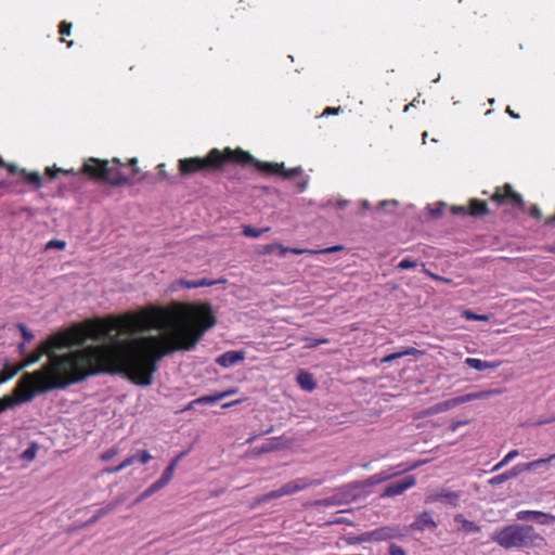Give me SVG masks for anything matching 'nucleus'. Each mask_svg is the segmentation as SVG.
<instances>
[{"mask_svg":"<svg viewBox=\"0 0 555 555\" xmlns=\"http://www.w3.org/2000/svg\"><path fill=\"white\" fill-rule=\"evenodd\" d=\"M146 328L141 317L114 319L100 324L93 334L95 340L103 338L106 343L65 354L49 353L48 363L40 370L21 377L14 397L0 398V413L101 372L124 374L135 385L150 386L157 363L166 354L193 350L202 339V313L197 325L179 327L165 337L143 336Z\"/></svg>","mask_w":555,"mask_h":555,"instance_id":"f257e3e1","label":"nucleus"},{"mask_svg":"<svg viewBox=\"0 0 555 555\" xmlns=\"http://www.w3.org/2000/svg\"><path fill=\"white\" fill-rule=\"evenodd\" d=\"M225 162H237L243 164H253L258 170L267 173H279L285 179L299 176L302 172L300 166L286 170L284 164L266 163L256 159L250 154L238 151L233 153L230 149L224 154L217 149L209 152L206 158L193 157L179 160V170L181 175H191L210 167H221Z\"/></svg>","mask_w":555,"mask_h":555,"instance_id":"f03ea898","label":"nucleus"},{"mask_svg":"<svg viewBox=\"0 0 555 555\" xmlns=\"http://www.w3.org/2000/svg\"><path fill=\"white\" fill-rule=\"evenodd\" d=\"M491 540L505 550L543 546L546 540L533 526L512 524L494 531Z\"/></svg>","mask_w":555,"mask_h":555,"instance_id":"7ed1b4c3","label":"nucleus"},{"mask_svg":"<svg viewBox=\"0 0 555 555\" xmlns=\"http://www.w3.org/2000/svg\"><path fill=\"white\" fill-rule=\"evenodd\" d=\"M82 170L90 177L102 179L113 185L126 184L129 181L119 168L111 167L108 162L92 158L83 164Z\"/></svg>","mask_w":555,"mask_h":555,"instance_id":"20e7f679","label":"nucleus"},{"mask_svg":"<svg viewBox=\"0 0 555 555\" xmlns=\"http://www.w3.org/2000/svg\"><path fill=\"white\" fill-rule=\"evenodd\" d=\"M485 392H472L460 397H454L441 402H438L434 404L433 406L428 408L427 414L434 415L447 412L449 410H452L456 408L460 404L467 403L474 400L482 399L485 398Z\"/></svg>","mask_w":555,"mask_h":555,"instance_id":"39448f33","label":"nucleus"},{"mask_svg":"<svg viewBox=\"0 0 555 555\" xmlns=\"http://www.w3.org/2000/svg\"><path fill=\"white\" fill-rule=\"evenodd\" d=\"M462 493L460 491H452L447 488H440L429 492L425 498L426 504L442 503L444 505L457 506Z\"/></svg>","mask_w":555,"mask_h":555,"instance_id":"423d86ee","label":"nucleus"},{"mask_svg":"<svg viewBox=\"0 0 555 555\" xmlns=\"http://www.w3.org/2000/svg\"><path fill=\"white\" fill-rule=\"evenodd\" d=\"M416 485V478L413 475L404 477L402 480L389 483L380 494V498H393L401 495L406 490Z\"/></svg>","mask_w":555,"mask_h":555,"instance_id":"0eeeda50","label":"nucleus"},{"mask_svg":"<svg viewBox=\"0 0 555 555\" xmlns=\"http://www.w3.org/2000/svg\"><path fill=\"white\" fill-rule=\"evenodd\" d=\"M516 519L520 521L534 520L539 525H548L555 522V515L541 511L524 509L516 513Z\"/></svg>","mask_w":555,"mask_h":555,"instance_id":"6e6552de","label":"nucleus"},{"mask_svg":"<svg viewBox=\"0 0 555 555\" xmlns=\"http://www.w3.org/2000/svg\"><path fill=\"white\" fill-rule=\"evenodd\" d=\"M437 522L434 519L433 515L428 511H424L416 515L414 521L410 525L411 530L413 531H434L437 528Z\"/></svg>","mask_w":555,"mask_h":555,"instance_id":"1a4fd4ad","label":"nucleus"},{"mask_svg":"<svg viewBox=\"0 0 555 555\" xmlns=\"http://www.w3.org/2000/svg\"><path fill=\"white\" fill-rule=\"evenodd\" d=\"M245 356L246 353L244 350H230L220 354L216 359V363L222 367H231L242 362L245 359Z\"/></svg>","mask_w":555,"mask_h":555,"instance_id":"9d476101","label":"nucleus"},{"mask_svg":"<svg viewBox=\"0 0 555 555\" xmlns=\"http://www.w3.org/2000/svg\"><path fill=\"white\" fill-rule=\"evenodd\" d=\"M313 483L319 485L320 482L309 481L306 478H297V479H294V480L285 483L284 486H282L280 488V491H281L282 496L291 495V494H294L301 490H305L306 488H308L309 486H311Z\"/></svg>","mask_w":555,"mask_h":555,"instance_id":"9b49d317","label":"nucleus"},{"mask_svg":"<svg viewBox=\"0 0 555 555\" xmlns=\"http://www.w3.org/2000/svg\"><path fill=\"white\" fill-rule=\"evenodd\" d=\"M373 532L376 542L398 539L402 537L400 529L393 526L377 528L373 530Z\"/></svg>","mask_w":555,"mask_h":555,"instance_id":"f8f14e48","label":"nucleus"},{"mask_svg":"<svg viewBox=\"0 0 555 555\" xmlns=\"http://www.w3.org/2000/svg\"><path fill=\"white\" fill-rule=\"evenodd\" d=\"M464 363L474 370H477L479 372L486 371V370H495L501 364L498 361H485L478 358H466Z\"/></svg>","mask_w":555,"mask_h":555,"instance_id":"ddd939ff","label":"nucleus"},{"mask_svg":"<svg viewBox=\"0 0 555 555\" xmlns=\"http://www.w3.org/2000/svg\"><path fill=\"white\" fill-rule=\"evenodd\" d=\"M508 198L515 202L521 209L524 208L525 202L522 197L518 193H515L511 185H506V193L502 194L501 192H496L492 196V199L499 204L504 203Z\"/></svg>","mask_w":555,"mask_h":555,"instance_id":"4468645a","label":"nucleus"},{"mask_svg":"<svg viewBox=\"0 0 555 555\" xmlns=\"http://www.w3.org/2000/svg\"><path fill=\"white\" fill-rule=\"evenodd\" d=\"M524 473V469H522V465L521 463L513 466L509 470L503 473V474H500V475H496L494 477H492L489 482L493 486L495 485H501L516 476H518L519 474Z\"/></svg>","mask_w":555,"mask_h":555,"instance_id":"2eb2a0df","label":"nucleus"},{"mask_svg":"<svg viewBox=\"0 0 555 555\" xmlns=\"http://www.w3.org/2000/svg\"><path fill=\"white\" fill-rule=\"evenodd\" d=\"M554 460H555V453L547 457H544V459H539V460H535V461H532L529 463H521V465H522L524 472L537 470V469H541V468L546 470L548 468L550 463Z\"/></svg>","mask_w":555,"mask_h":555,"instance_id":"dca6fc26","label":"nucleus"},{"mask_svg":"<svg viewBox=\"0 0 555 555\" xmlns=\"http://www.w3.org/2000/svg\"><path fill=\"white\" fill-rule=\"evenodd\" d=\"M297 383L300 386V388L306 391H312L317 387V383L313 378V375L306 371H300L298 373Z\"/></svg>","mask_w":555,"mask_h":555,"instance_id":"f3484780","label":"nucleus"},{"mask_svg":"<svg viewBox=\"0 0 555 555\" xmlns=\"http://www.w3.org/2000/svg\"><path fill=\"white\" fill-rule=\"evenodd\" d=\"M453 519L455 522L461 525L459 530H462L466 533H477L480 531V527L477 524L467 520L462 514H456Z\"/></svg>","mask_w":555,"mask_h":555,"instance_id":"a211bd4d","label":"nucleus"},{"mask_svg":"<svg viewBox=\"0 0 555 555\" xmlns=\"http://www.w3.org/2000/svg\"><path fill=\"white\" fill-rule=\"evenodd\" d=\"M346 495H347V491L346 490H340V491H338L337 493H335L334 495H332L330 498H325V499L320 500L318 502V504L322 505V506L338 505V504H341L344 502H347Z\"/></svg>","mask_w":555,"mask_h":555,"instance_id":"6ab92c4d","label":"nucleus"},{"mask_svg":"<svg viewBox=\"0 0 555 555\" xmlns=\"http://www.w3.org/2000/svg\"><path fill=\"white\" fill-rule=\"evenodd\" d=\"M417 467V464L408 465L404 463H400L395 466H390L385 469L386 474L389 475V479L397 477L403 473H406L409 470H412Z\"/></svg>","mask_w":555,"mask_h":555,"instance_id":"aec40b11","label":"nucleus"},{"mask_svg":"<svg viewBox=\"0 0 555 555\" xmlns=\"http://www.w3.org/2000/svg\"><path fill=\"white\" fill-rule=\"evenodd\" d=\"M420 351L414 348V347H409V348H405L404 350L402 351H398V352H393V353H390V354H387L385 356L383 359H382V362L383 363H389V362H392L393 360L396 359H399V358H402V357H405V356H414L416 353H418Z\"/></svg>","mask_w":555,"mask_h":555,"instance_id":"412c9836","label":"nucleus"},{"mask_svg":"<svg viewBox=\"0 0 555 555\" xmlns=\"http://www.w3.org/2000/svg\"><path fill=\"white\" fill-rule=\"evenodd\" d=\"M121 503V500H116V501H113L111 502L109 504H107L106 506L104 507H101L100 509H98L95 512V514L93 515V517L91 518V522H94L96 520H99L100 518L104 517L105 515L112 513L113 511L116 509V507Z\"/></svg>","mask_w":555,"mask_h":555,"instance_id":"4be33fe9","label":"nucleus"},{"mask_svg":"<svg viewBox=\"0 0 555 555\" xmlns=\"http://www.w3.org/2000/svg\"><path fill=\"white\" fill-rule=\"evenodd\" d=\"M279 447V438H271L266 443L254 449L255 454H263L271 452Z\"/></svg>","mask_w":555,"mask_h":555,"instance_id":"5701e85b","label":"nucleus"},{"mask_svg":"<svg viewBox=\"0 0 555 555\" xmlns=\"http://www.w3.org/2000/svg\"><path fill=\"white\" fill-rule=\"evenodd\" d=\"M179 283L181 285H183L185 288H198V287L211 286L215 284L214 281H210L208 279H201L197 281L181 280Z\"/></svg>","mask_w":555,"mask_h":555,"instance_id":"b1692460","label":"nucleus"},{"mask_svg":"<svg viewBox=\"0 0 555 555\" xmlns=\"http://www.w3.org/2000/svg\"><path fill=\"white\" fill-rule=\"evenodd\" d=\"M488 212L487 204L485 202H480L478 199H472L470 202V211L472 216H482Z\"/></svg>","mask_w":555,"mask_h":555,"instance_id":"393cba45","label":"nucleus"},{"mask_svg":"<svg viewBox=\"0 0 555 555\" xmlns=\"http://www.w3.org/2000/svg\"><path fill=\"white\" fill-rule=\"evenodd\" d=\"M225 395L227 393L216 392L214 395L202 396V397L195 399V402H199V404H215V403L223 400L225 398Z\"/></svg>","mask_w":555,"mask_h":555,"instance_id":"a878e982","label":"nucleus"},{"mask_svg":"<svg viewBox=\"0 0 555 555\" xmlns=\"http://www.w3.org/2000/svg\"><path fill=\"white\" fill-rule=\"evenodd\" d=\"M21 175L27 180L28 183L36 188L41 186L42 178L39 172H27L25 169L21 170Z\"/></svg>","mask_w":555,"mask_h":555,"instance_id":"bb28decb","label":"nucleus"},{"mask_svg":"<svg viewBox=\"0 0 555 555\" xmlns=\"http://www.w3.org/2000/svg\"><path fill=\"white\" fill-rule=\"evenodd\" d=\"M173 475H175V469L167 466L165 468V470L163 472L162 476L156 480V482L163 489L171 481V479L173 478Z\"/></svg>","mask_w":555,"mask_h":555,"instance_id":"cd10ccee","label":"nucleus"},{"mask_svg":"<svg viewBox=\"0 0 555 555\" xmlns=\"http://www.w3.org/2000/svg\"><path fill=\"white\" fill-rule=\"evenodd\" d=\"M269 231V228L264 229H257L251 225H244L243 227V234L247 237L258 238L262 235V233Z\"/></svg>","mask_w":555,"mask_h":555,"instance_id":"c85d7f7f","label":"nucleus"},{"mask_svg":"<svg viewBox=\"0 0 555 555\" xmlns=\"http://www.w3.org/2000/svg\"><path fill=\"white\" fill-rule=\"evenodd\" d=\"M162 490L158 483L155 481L151 486H149L135 500V503H140L141 501L152 496L157 491Z\"/></svg>","mask_w":555,"mask_h":555,"instance_id":"c756f323","label":"nucleus"},{"mask_svg":"<svg viewBox=\"0 0 555 555\" xmlns=\"http://www.w3.org/2000/svg\"><path fill=\"white\" fill-rule=\"evenodd\" d=\"M398 206V202L395 201V199H386V201H382L377 208H376V211H379V210H385L387 212H393L395 209L397 208Z\"/></svg>","mask_w":555,"mask_h":555,"instance_id":"7c9ffc66","label":"nucleus"},{"mask_svg":"<svg viewBox=\"0 0 555 555\" xmlns=\"http://www.w3.org/2000/svg\"><path fill=\"white\" fill-rule=\"evenodd\" d=\"M519 452L518 450H512L509 451L504 457L503 460H501L494 467H493V470H499L501 469L503 466H505L507 463H509L511 461H513L516 456H518Z\"/></svg>","mask_w":555,"mask_h":555,"instance_id":"2f4dec72","label":"nucleus"},{"mask_svg":"<svg viewBox=\"0 0 555 555\" xmlns=\"http://www.w3.org/2000/svg\"><path fill=\"white\" fill-rule=\"evenodd\" d=\"M282 498L280 489L264 493L258 499V503H267L269 501Z\"/></svg>","mask_w":555,"mask_h":555,"instance_id":"473e14b6","label":"nucleus"},{"mask_svg":"<svg viewBox=\"0 0 555 555\" xmlns=\"http://www.w3.org/2000/svg\"><path fill=\"white\" fill-rule=\"evenodd\" d=\"M119 453V449L117 447H112L107 450H105L102 454H101V460L103 462H108L111 461L113 457H115L117 454Z\"/></svg>","mask_w":555,"mask_h":555,"instance_id":"72a5a7b5","label":"nucleus"},{"mask_svg":"<svg viewBox=\"0 0 555 555\" xmlns=\"http://www.w3.org/2000/svg\"><path fill=\"white\" fill-rule=\"evenodd\" d=\"M416 266H417V262L415 260H413L411 258H404L398 263L397 269L409 270V269L415 268Z\"/></svg>","mask_w":555,"mask_h":555,"instance_id":"f704fd0d","label":"nucleus"},{"mask_svg":"<svg viewBox=\"0 0 555 555\" xmlns=\"http://www.w3.org/2000/svg\"><path fill=\"white\" fill-rule=\"evenodd\" d=\"M464 315L467 320H474V321H489L490 320V317L487 315V314H476L474 313L473 311H469V310H466L464 312Z\"/></svg>","mask_w":555,"mask_h":555,"instance_id":"c9c22d12","label":"nucleus"},{"mask_svg":"<svg viewBox=\"0 0 555 555\" xmlns=\"http://www.w3.org/2000/svg\"><path fill=\"white\" fill-rule=\"evenodd\" d=\"M305 341H306V347L313 348L319 345L327 344L328 339L327 338L309 337V338H306Z\"/></svg>","mask_w":555,"mask_h":555,"instance_id":"e433bc0d","label":"nucleus"},{"mask_svg":"<svg viewBox=\"0 0 555 555\" xmlns=\"http://www.w3.org/2000/svg\"><path fill=\"white\" fill-rule=\"evenodd\" d=\"M17 327L21 331L24 341L29 343L34 338V334L28 330V327L25 324L20 323Z\"/></svg>","mask_w":555,"mask_h":555,"instance_id":"4c0bfd02","label":"nucleus"},{"mask_svg":"<svg viewBox=\"0 0 555 555\" xmlns=\"http://www.w3.org/2000/svg\"><path fill=\"white\" fill-rule=\"evenodd\" d=\"M444 207V203H438L435 207L428 206V209L434 218H439L443 214Z\"/></svg>","mask_w":555,"mask_h":555,"instance_id":"58836bf2","label":"nucleus"},{"mask_svg":"<svg viewBox=\"0 0 555 555\" xmlns=\"http://www.w3.org/2000/svg\"><path fill=\"white\" fill-rule=\"evenodd\" d=\"M66 243L61 240H51L47 243L46 249H64Z\"/></svg>","mask_w":555,"mask_h":555,"instance_id":"ea45409f","label":"nucleus"},{"mask_svg":"<svg viewBox=\"0 0 555 555\" xmlns=\"http://www.w3.org/2000/svg\"><path fill=\"white\" fill-rule=\"evenodd\" d=\"M46 352H48V347H46V346H44V347L42 348V350H40L39 352H37V353L33 354V356H31V357H30V358H29V359H28V360H27V361L22 365V367H23V366H26V365H30V364H33V363L38 362V361L40 360L41 356H42L43 353H46Z\"/></svg>","mask_w":555,"mask_h":555,"instance_id":"a19ab883","label":"nucleus"},{"mask_svg":"<svg viewBox=\"0 0 555 555\" xmlns=\"http://www.w3.org/2000/svg\"><path fill=\"white\" fill-rule=\"evenodd\" d=\"M36 453H37V446L36 444H31L29 448H27L23 454H22V457L24 460H27V461H31L35 459L36 456Z\"/></svg>","mask_w":555,"mask_h":555,"instance_id":"79ce46f5","label":"nucleus"},{"mask_svg":"<svg viewBox=\"0 0 555 555\" xmlns=\"http://www.w3.org/2000/svg\"><path fill=\"white\" fill-rule=\"evenodd\" d=\"M135 455L137 461H139L142 464H147L152 460V455L146 450L139 451Z\"/></svg>","mask_w":555,"mask_h":555,"instance_id":"37998d69","label":"nucleus"},{"mask_svg":"<svg viewBox=\"0 0 555 555\" xmlns=\"http://www.w3.org/2000/svg\"><path fill=\"white\" fill-rule=\"evenodd\" d=\"M357 540L359 542H372V541H375V537H374V532L373 530L372 531H369V532H364L362 534H360Z\"/></svg>","mask_w":555,"mask_h":555,"instance_id":"c03bdc74","label":"nucleus"},{"mask_svg":"<svg viewBox=\"0 0 555 555\" xmlns=\"http://www.w3.org/2000/svg\"><path fill=\"white\" fill-rule=\"evenodd\" d=\"M389 555H406L403 547L397 545V544H390L389 545Z\"/></svg>","mask_w":555,"mask_h":555,"instance_id":"a18cd8bd","label":"nucleus"},{"mask_svg":"<svg viewBox=\"0 0 555 555\" xmlns=\"http://www.w3.org/2000/svg\"><path fill=\"white\" fill-rule=\"evenodd\" d=\"M186 453H188V451H183V452L179 453L176 457H173V459L170 461V463H169L168 467H171L172 469H175V470H176V468H177V466H178L179 462H180V461H181V460L186 455Z\"/></svg>","mask_w":555,"mask_h":555,"instance_id":"49530a36","label":"nucleus"},{"mask_svg":"<svg viewBox=\"0 0 555 555\" xmlns=\"http://www.w3.org/2000/svg\"><path fill=\"white\" fill-rule=\"evenodd\" d=\"M343 249V246L340 245H335V246H332V247H327V248H324V249H321V250H317V253H321V254H332V253H336V251H339Z\"/></svg>","mask_w":555,"mask_h":555,"instance_id":"de8ad7c7","label":"nucleus"},{"mask_svg":"<svg viewBox=\"0 0 555 555\" xmlns=\"http://www.w3.org/2000/svg\"><path fill=\"white\" fill-rule=\"evenodd\" d=\"M70 28H72V24L70 23H66V22H62L61 25H60V33L62 35H69L70 34Z\"/></svg>","mask_w":555,"mask_h":555,"instance_id":"09e8293b","label":"nucleus"},{"mask_svg":"<svg viewBox=\"0 0 555 555\" xmlns=\"http://www.w3.org/2000/svg\"><path fill=\"white\" fill-rule=\"evenodd\" d=\"M284 251H291V253H294L296 255H301L304 253L317 254V250L299 249V248H285Z\"/></svg>","mask_w":555,"mask_h":555,"instance_id":"8fccbe9b","label":"nucleus"},{"mask_svg":"<svg viewBox=\"0 0 555 555\" xmlns=\"http://www.w3.org/2000/svg\"><path fill=\"white\" fill-rule=\"evenodd\" d=\"M135 461H137V455H131V456L126 457L120 464H121V467L125 469L128 466L132 465Z\"/></svg>","mask_w":555,"mask_h":555,"instance_id":"3c124183","label":"nucleus"},{"mask_svg":"<svg viewBox=\"0 0 555 555\" xmlns=\"http://www.w3.org/2000/svg\"><path fill=\"white\" fill-rule=\"evenodd\" d=\"M452 214L453 215H466L467 214V209L465 206H453L452 207Z\"/></svg>","mask_w":555,"mask_h":555,"instance_id":"603ef678","label":"nucleus"},{"mask_svg":"<svg viewBox=\"0 0 555 555\" xmlns=\"http://www.w3.org/2000/svg\"><path fill=\"white\" fill-rule=\"evenodd\" d=\"M122 469L124 468L121 467V464H119L117 466L107 467V468L104 469V472L106 474L112 475V474H117V473L121 472Z\"/></svg>","mask_w":555,"mask_h":555,"instance_id":"864d4df0","label":"nucleus"},{"mask_svg":"<svg viewBox=\"0 0 555 555\" xmlns=\"http://www.w3.org/2000/svg\"><path fill=\"white\" fill-rule=\"evenodd\" d=\"M530 216L539 219L541 217V210L537 205H533L529 211Z\"/></svg>","mask_w":555,"mask_h":555,"instance_id":"5fc2aeb1","label":"nucleus"},{"mask_svg":"<svg viewBox=\"0 0 555 555\" xmlns=\"http://www.w3.org/2000/svg\"><path fill=\"white\" fill-rule=\"evenodd\" d=\"M367 486H375V485H378L380 483V481L378 480V477L376 476V474L370 476L367 479H366V482H365Z\"/></svg>","mask_w":555,"mask_h":555,"instance_id":"6e6d98bb","label":"nucleus"},{"mask_svg":"<svg viewBox=\"0 0 555 555\" xmlns=\"http://www.w3.org/2000/svg\"><path fill=\"white\" fill-rule=\"evenodd\" d=\"M378 480L382 482L389 480V475L386 474L385 469L376 473Z\"/></svg>","mask_w":555,"mask_h":555,"instance_id":"4d7b16f0","label":"nucleus"},{"mask_svg":"<svg viewBox=\"0 0 555 555\" xmlns=\"http://www.w3.org/2000/svg\"><path fill=\"white\" fill-rule=\"evenodd\" d=\"M465 424H467V422H466V421H457V422H453V423L450 425V429H451L452 431H455L460 426L465 425Z\"/></svg>","mask_w":555,"mask_h":555,"instance_id":"13d9d810","label":"nucleus"},{"mask_svg":"<svg viewBox=\"0 0 555 555\" xmlns=\"http://www.w3.org/2000/svg\"><path fill=\"white\" fill-rule=\"evenodd\" d=\"M340 111V107H337V108H334V107H327L324 112H323V115H332V114H338Z\"/></svg>","mask_w":555,"mask_h":555,"instance_id":"bf43d9fd","label":"nucleus"},{"mask_svg":"<svg viewBox=\"0 0 555 555\" xmlns=\"http://www.w3.org/2000/svg\"><path fill=\"white\" fill-rule=\"evenodd\" d=\"M16 372H17V370L11 372L10 374H8L5 376L0 377V384L10 380L16 374Z\"/></svg>","mask_w":555,"mask_h":555,"instance_id":"052dcab7","label":"nucleus"},{"mask_svg":"<svg viewBox=\"0 0 555 555\" xmlns=\"http://www.w3.org/2000/svg\"><path fill=\"white\" fill-rule=\"evenodd\" d=\"M308 181L304 180L297 184L299 192H304L307 189Z\"/></svg>","mask_w":555,"mask_h":555,"instance_id":"680f3d73","label":"nucleus"},{"mask_svg":"<svg viewBox=\"0 0 555 555\" xmlns=\"http://www.w3.org/2000/svg\"><path fill=\"white\" fill-rule=\"evenodd\" d=\"M197 404H199V402H195V400H192L191 402L188 403V405L183 409V411L192 410Z\"/></svg>","mask_w":555,"mask_h":555,"instance_id":"e2e57ef3","label":"nucleus"},{"mask_svg":"<svg viewBox=\"0 0 555 555\" xmlns=\"http://www.w3.org/2000/svg\"><path fill=\"white\" fill-rule=\"evenodd\" d=\"M361 206L364 210H370L372 207H371V203L367 201V199H363L361 202Z\"/></svg>","mask_w":555,"mask_h":555,"instance_id":"0e129e2a","label":"nucleus"},{"mask_svg":"<svg viewBox=\"0 0 555 555\" xmlns=\"http://www.w3.org/2000/svg\"><path fill=\"white\" fill-rule=\"evenodd\" d=\"M506 113L512 117V118H519V115L514 113L509 107L506 108Z\"/></svg>","mask_w":555,"mask_h":555,"instance_id":"69168bd1","label":"nucleus"},{"mask_svg":"<svg viewBox=\"0 0 555 555\" xmlns=\"http://www.w3.org/2000/svg\"><path fill=\"white\" fill-rule=\"evenodd\" d=\"M417 103H418V100H417V99H414V100H413L409 105H406V106L404 107V112H408V111H409V108H410V106H416V105H417Z\"/></svg>","mask_w":555,"mask_h":555,"instance_id":"338daca9","label":"nucleus"},{"mask_svg":"<svg viewBox=\"0 0 555 555\" xmlns=\"http://www.w3.org/2000/svg\"><path fill=\"white\" fill-rule=\"evenodd\" d=\"M347 205H348V201H345V199H344V201H339V202H338V207H339L340 209L345 208Z\"/></svg>","mask_w":555,"mask_h":555,"instance_id":"774afa93","label":"nucleus"}]
</instances>
